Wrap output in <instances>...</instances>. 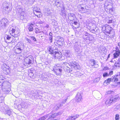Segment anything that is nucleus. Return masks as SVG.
Instances as JSON below:
<instances>
[{
	"label": "nucleus",
	"instance_id": "473e14b6",
	"mask_svg": "<svg viewBox=\"0 0 120 120\" xmlns=\"http://www.w3.org/2000/svg\"><path fill=\"white\" fill-rule=\"evenodd\" d=\"M3 91L6 93H8L11 90V89L9 87L8 88H4V89H2Z\"/></svg>",
	"mask_w": 120,
	"mask_h": 120
},
{
	"label": "nucleus",
	"instance_id": "58836bf2",
	"mask_svg": "<svg viewBox=\"0 0 120 120\" xmlns=\"http://www.w3.org/2000/svg\"><path fill=\"white\" fill-rule=\"evenodd\" d=\"M61 105L60 104H57L54 107V110H57L58 109L59 107L61 106Z\"/></svg>",
	"mask_w": 120,
	"mask_h": 120
},
{
	"label": "nucleus",
	"instance_id": "09e8293b",
	"mask_svg": "<svg viewBox=\"0 0 120 120\" xmlns=\"http://www.w3.org/2000/svg\"><path fill=\"white\" fill-rule=\"evenodd\" d=\"M34 13L35 16H37L38 17L40 18L41 16H42V15L41 14H39L38 15L37 14H35V12H34Z\"/></svg>",
	"mask_w": 120,
	"mask_h": 120
},
{
	"label": "nucleus",
	"instance_id": "49530a36",
	"mask_svg": "<svg viewBox=\"0 0 120 120\" xmlns=\"http://www.w3.org/2000/svg\"><path fill=\"white\" fill-rule=\"evenodd\" d=\"M103 76L104 77H105L109 76V75L107 72H105L103 73Z\"/></svg>",
	"mask_w": 120,
	"mask_h": 120
},
{
	"label": "nucleus",
	"instance_id": "13d9d810",
	"mask_svg": "<svg viewBox=\"0 0 120 120\" xmlns=\"http://www.w3.org/2000/svg\"><path fill=\"white\" fill-rule=\"evenodd\" d=\"M49 39L50 42H52V36H50L49 37Z\"/></svg>",
	"mask_w": 120,
	"mask_h": 120
},
{
	"label": "nucleus",
	"instance_id": "de8ad7c7",
	"mask_svg": "<svg viewBox=\"0 0 120 120\" xmlns=\"http://www.w3.org/2000/svg\"><path fill=\"white\" fill-rule=\"evenodd\" d=\"M76 74L77 75V76L79 77V76H81L82 75V74L81 73L79 72H77L76 73Z\"/></svg>",
	"mask_w": 120,
	"mask_h": 120
},
{
	"label": "nucleus",
	"instance_id": "f03ea898",
	"mask_svg": "<svg viewBox=\"0 0 120 120\" xmlns=\"http://www.w3.org/2000/svg\"><path fill=\"white\" fill-rule=\"evenodd\" d=\"M34 62V58L32 56H29L26 58L24 60L23 64L26 67L30 66Z\"/></svg>",
	"mask_w": 120,
	"mask_h": 120
},
{
	"label": "nucleus",
	"instance_id": "6e6d98bb",
	"mask_svg": "<svg viewBox=\"0 0 120 120\" xmlns=\"http://www.w3.org/2000/svg\"><path fill=\"white\" fill-rule=\"evenodd\" d=\"M35 12V14H37V13H38V14H41V12L37 10H34V12Z\"/></svg>",
	"mask_w": 120,
	"mask_h": 120
},
{
	"label": "nucleus",
	"instance_id": "8fccbe9b",
	"mask_svg": "<svg viewBox=\"0 0 120 120\" xmlns=\"http://www.w3.org/2000/svg\"><path fill=\"white\" fill-rule=\"evenodd\" d=\"M30 37L34 41H37L35 37L32 36H30Z\"/></svg>",
	"mask_w": 120,
	"mask_h": 120
},
{
	"label": "nucleus",
	"instance_id": "37998d69",
	"mask_svg": "<svg viewBox=\"0 0 120 120\" xmlns=\"http://www.w3.org/2000/svg\"><path fill=\"white\" fill-rule=\"evenodd\" d=\"M52 24L53 25L56 26L57 25V22L54 20H52Z\"/></svg>",
	"mask_w": 120,
	"mask_h": 120
},
{
	"label": "nucleus",
	"instance_id": "412c9836",
	"mask_svg": "<svg viewBox=\"0 0 120 120\" xmlns=\"http://www.w3.org/2000/svg\"><path fill=\"white\" fill-rule=\"evenodd\" d=\"M118 76V75H115L113 76L110 79V81L112 82H116L118 80V79L117 77Z\"/></svg>",
	"mask_w": 120,
	"mask_h": 120
},
{
	"label": "nucleus",
	"instance_id": "e2e57ef3",
	"mask_svg": "<svg viewBox=\"0 0 120 120\" xmlns=\"http://www.w3.org/2000/svg\"><path fill=\"white\" fill-rule=\"evenodd\" d=\"M44 37V36L41 35H40L39 36V38L41 39H43Z\"/></svg>",
	"mask_w": 120,
	"mask_h": 120
},
{
	"label": "nucleus",
	"instance_id": "bb28decb",
	"mask_svg": "<svg viewBox=\"0 0 120 120\" xmlns=\"http://www.w3.org/2000/svg\"><path fill=\"white\" fill-rule=\"evenodd\" d=\"M53 2H54V5H55L57 7H60V4L59 0H54Z\"/></svg>",
	"mask_w": 120,
	"mask_h": 120
},
{
	"label": "nucleus",
	"instance_id": "aec40b11",
	"mask_svg": "<svg viewBox=\"0 0 120 120\" xmlns=\"http://www.w3.org/2000/svg\"><path fill=\"white\" fill-rule=\"evenodd\" d=\"M90 64L92 66L96 65L97 63V61L94 59H91L90 60Z\"/></svg>",
	"mask_w": 120,
	"mask_h": 120
},
{
	"label": "nucleus",
	"instance_id": "680f3d73",
	"mask_svg": "<svg viewBox=\"0 0 120 120\" xmlns=\"http://www.w3.org/2000/svg\"><path fill=\"white\" fill-rule=\"evenodd\" d=\"M109 69L106 66H105L104 67L103 69V70H108Z\"/></svg>",
	"mask_w": 120,
	"mask_h": 120
},
{
	"label": "nucleus",
	"instance_id": "a19ab883",
	"mask_svg": "<svg viewBox=\"0 0 120 120\" xmlns=\"http://www.w3.org/2000/svg\"><path fill=\"white\" fill-rule=\"evenodd\" d=\"M12 38H13L11 37H10L8 35H7V40L8 41L10 40V42H8V43H10L11 42V41L12 42Z\"/></svg>",
	"mask_w": 120,
	"mask_h": 120
},
{
	"label": "nucleus",
	"instance_id": "a18cd8bd",
	"mask_svg": "<svg viewBox=\"0 0 120 120\" xmlns=\"http://www.w3.org/2000/svg\"><path fill=\"white\" fill-rule=\"evenodd\" d=\"M100 78L99 77H98L95 79L94 81V82H98L99 81Z\"/></svg>",
	"mask_w": 120,
	"mask_h": 120
},
{
	"label": "nucleus",
	"instance_id": "0eeeda50",
	"mask_svg": "<svg viewBox=\"0 0 120 120\" xmlns=\"http://www.w3.org/2000/svg\"><path fill=\"white\" fill-rule=\"evenodd\" d=\"M70 66H71V68H74L75 69H79L80 68L79 66L77 63L75 61H70L69 62Z\"/></svg>",
	"mask_w": 120,
	"mask_h": 120
},
{
	"label": "nucleus",
	"instance_id": "9b49d317",
	"mask_svg": "<svg viewBox=\"0 0 120 120\" xmlns=\"http://www.w3.org/2000/svg\"><path fill=\"white\" fill-rule=\"evenodd\" d=\"M18 11L20 15V19L22 20L24 19V12L22 11V9L20 8L18 9Z\"/></svg>",
	"mask_w": 120,
	"mask_h": 120
},
{
	"label": "nucleus",
	"instance_id": "f704fd0d",
	"mask_svg": "<svg viewBox=\"0 0 120 120\" xmlns=\"http://www.w3.org/2000/svg\"><path fill=\"white\" fill-rule=\"evenodd\" d=\"M51 13L52 12H51L50 9H48L45 13L46 15L48 16L50 15Z\"/></svg>",
	"mask_w": 120,
	"mask_h": 120
},
{
	"label": "nucleus",
	"instance_id": "79ce46f5",
	"mask_svg": "<svg viewBox=\"0 0 120 120\" xmlns=\"http://www.w3.org/2000/svg\"><path fill=\"white\" fill-rule=\"evenodd\" d=\"M49 115L48 114L45 116H43L40 118L38 120H44L49 116Z\"/></svg>",
	"mask_w": 120,
	"mask_h": 120
},
{
	"label": "nucleus",
	"instance_id": "69168bd1",
	"mask_svg": "<svg viewBox=\"0 0 120 120\" xmlns=\"http://www.w3.org/2000/svg\"><path fill=\"white\" fill-rule=\"evenodd\" d=\"M112 22V20H109V21L108 22V23H110Z\"/></svg>",
	"mask_w": 120,
	"mask_h": 120
},
{
	"label": "nucleus",
	"instance_id": "0e129e2a",
	"mask_svg": "<svg viewBox=\"0 0 120 120\" xmlns=\"http://www.w3.org/2000/svg\"><path fill=\"white\" fill-rule=\"evenodd\" d=\"M117 62H118V63H119L120 64V58H118L117 60Z\"/></svg>",
	"mask_w": 120,
	"mask_h": 120
},
{
	"label": "nucleus",
	"instance_id": "2eb2a0df",
	"mask_svg": "<svg viewBox=\"0 0 120 120\" xmlns=\"http://www.w3.org/2000/svg\"><path fill=\"white\" fill-rule=\"evenodd\" d=\"M3 112L5 114H7L9 116H10L11 115L12 112L11 109L9 108L5 109Z\"/></svg>",
	"mask_w": 120,
	"mask_h": 120
},
{
	"label": "nucleus",
	"instance_id": "a211bd4d",
	"mask_svg": "<svg viewBox=\"0 0 120 120\" xmlns=\"http://www.w3.org/2000/svg\"><path fill=\"white\" fill-rule=\"evenodd\" d=\"M23 49L20 48H17L15 47L14 52L16 54H18L21 53Z\"/></svg>",
	"mask_w": 120,
	"mask_h": 120
},
{
	"label": "nucleus",
	"instance_id": "9d476101",
	"mask_svg": "<svg viewBox=\"0 0 120 120\" xmlns=\"http://www.w3.org/2000/svg\"><path fill=\"white\" fill-rule=\"evenodd\" d=\"M58 39L57 43L60 46L63 45L64 43L63 38L60 37H58Z\"/></svg>",
	"mask_w": 120,
	"mask_h": 120
},
{
	"label": "nucleus",
	"instance_id": "bf43d9fd",
	"mask_svg": "<svg viewBox=\"0 0 120 120\" xmlns=\"http://www.w3.org/2000/svg\"><path fill=\"white\" fill-rule=\"evenodd\" d=\"M113 71H110L109 72V74H108V75H109H109L111 76V75H112L113 74Z\"/></svg>",
	"mask_w": 120,
	"mask_h": 120
},
{
	"label": "nucleus",
	"instance_id": "423d86ee",
	"mask_svg": "<svg viewBox=\"0 0 120 120\" xmlns=\"http://www.w3.org/2000/svg\"><path fill=\"white\" fill-rule=\"evenodd\" d=\"M8 21L6 18H3L0 21V26L3 28H5L8 24Z\"/></svg>",
	"mask_w": 120,
	"mask_h": 120
},
{
	"label": "nucleus",
	"instance_id": "603ef678",
	"mask_svg": "<svg viewBox=\"0 0 120 120\" xmlns=\"http://www.w3.org/2000/svg\"><path fill=\"white\" fill-rule=\"evenodd\" d=\"M120 63H118V62H117V63L116 62L115 64L114 65L116 67H120Z\"/></svg>",
	"mask_w": 120,
	"mask_h": 120
},
{
	"label": "nucleus",
	"instance_id": "c756f323",
	"mask_svg": "<svg viewBox=\"0 0 120 120\" xmlns=\"http://www.w3.org/2000/svg\"><path fill=\"white\" fill-rule=\"evenodd\" d=\"M79 27V24L77 22H75L74 25H72V27L73 28L74 27L75 28H77Z\"/></svg>",
	"mask_w": 120,
	"mask_h": 120
},
{
	"label": "nucleus",
	"instance_id": "b1692460",
	"mask_svg": "<svg viewBox=\"0 0 120 120\" xmlns=\"http://www.w3.org/2000/svg\"><path fill=\"white\" fill-rule=\"evenodd\" d=\"M105 27V31L108 34L110 33L112 30L111 28L109 26H106Z\"/></svg>",
	"mask_w": 120,
	"mask_h": 120
},
{
	"label": "nucleus",
	"instance_id": "72a5a7b5",
	"mask_svg": "<svg viewBox=\"0 0 120 120\" xmlns=\"http://www.w3.org/2000/svg\"><path fill=\"white\" fill-rule=\"evenodd\" d=\"M3 73L5 75H7L10 73V71L9 70V68L8 69H7L6 70H3Z\"/></svg>",
	"mask_w": 120,
	"mask_h": 120
},
{
	"label": "nucleus",
	"instance_id": "c03bdc74",
	"mask_svg": "<svg viewBox=\"0 0 120 120\" xmlns=\"http://www.w3.org/2000/svg\"><path fill=\"white\" fill-rule=\"evenodd\" d=\"M115 120H119L120 117L119 115L118 114H116L115 116Z\"/></svg>",
	"mask_w": 120,
	"mask_h": 120
},
{
	"label": "nucleus",
	"instance_id": "4d7b16f0",
	"mask_svg": "<svg viewBox=\"0 0 120 120\" xmlns=\"http://www.w3.org/2000/svg\"><path fill=\"white\" fill-rule=\"evenodd\" d=\"M115 108L117 109H120V103L118 105L116 106Z\"/></svg>",
	"mask_w": 120,
	"mask_h": 120
},
{
	"label": "nucleus",
	"instance_id": "338daca9",
	"mask_svg": "<svg viewBox=\"0 0 120 120\" xmlns=\"http://www.w3.org/2000/svg\"><path fill=\"white\" fill-rule=\"evenodd\" d=\"M52 33L50 32L49 33V36H52Z\"/></svg>",
	"mask_w": 120,
	"mask_h": 120
},
{
	"label": "nucleus",
	"instance_id": "4be33fe9",
	"mask_svg": "<svg viewBox=\"0 0 120 120\" xmlns=\"http://www.w3.org/2000/svg\"><path fill=\"white\" fill-rule=\"evenodd\" d=\"M53 70L57 75L59 74L62 71V69L59 68H58V69H54V68H53Z\"/></svg>",
	"mask_w": 120,
	"mask_h": 120
},
{
	"label": "nucleus",
	"instance_id": "2f4dec72",
	"mask_svg": "<svg viewBox=\"0 0 120 120\" xmlns=\"http://www.w3.org/2000/svg\"><path fill=\"white\" fill-rule=\"evenodd\" d=\"M10 8L9 7V6L5 8L4 9H2L3 11H5V13H8L10 10Z\"/></svg>",
	"mask_w": 120,
	"mask_h": 120
},
{
	"label": "nucleus",
	"instance_id": "774afa93",
	"mask_svg": "<svg viewBox=\"0 0 120 120\" xmlns=\"http://www.w3.org/2000/svg\"><path fill=\"white\" fill-rule=\"evenodd\" d=\"M71 22L72 23V24H74V23H75V21H73V20L71 21Z\"/></svg>",
	"mask_w": 120,
	"mask_h": 120
},
{
	"label": "nucleus",
	"instance_id": "c85d7f7f",
	"mask_svg": "<svg viewBox=\"0 0 120 120\" xmlns=\"http://www.w3.org/2000/svg\"><path fill=\"white\" fill-rule=\"evenodd\" d=\"M69 50H66L64 52V55L67 57H70L71 55V53Z\"/></svg>",
	"mask_w": 120,
	"mask_h": 120
},
{
	"label": "nucleus",
	"instance_id": "f3484780",
	"mask_svg": "<svg viewBox=\"0 0 120 120\" xmlns=\"http://www.w3.org/2000/svg\"><path fill=\"white\" fill-rule=\"evenodd\" d=\"M79 115L77 114H75L69 117L66 120H75L78 118Z\"/></svg>",
	"mask_w": 120,
	"mask_h": 120
},
{
	"label": "nucleus",
	"instance_id": "ddd939ff",
	"mask_svg": "<svg viewBox=\"0 0 120 120\" xmlns=\"http://www.w3.org/2000/svg\"><path fill=\"white\" fill-rule=\"evenodd\" d=\"M74 48L75 51L77 52L80 51L81 47L80 45L78 44L77 43H76L74 45Z\"/></svg>",
	"mask_w": 120,
	"mask_h": 120
},
{
	"label": "nucleus",
	"instance_id": "393cba45",
	"mask_svg": "<svg viewBox=\"0 0 120 120\" xmlns=\"http://www.w3.org/2000/svg\"><path fill=\"white\" fill-rule=\"evenodd\" d=\"M47 77L46 74L43 73L41 75L40 78L42 80L45 81L47 80Z\"/></svg>",
	"mask_w": 120,
	"mask_h": 120
},
{
	"label": "nucleus",
	"instance_id": "5fc2aeb1",
	"mask_svg": "<svg viewBox=\"0 0 120 120\" xmlns=\"http://www.w3.org/2000/svg\"><path fill=\"white\" fill-rule=\"evenodd\" d=\"M55 66H56L57 67H58V68H61L62 69V67H61V65L60 64H57Z\"/></svg>",
	"mask_w": 120,
	"mask_h": 120
},
{
	"label": "nucleus",
	"instance_id": "39448f33",
	"mask_svg": "<svg viewBox=\"0 0 120 120\" xmlns=\"http://www.w3.org/2000/svg\"><path fill=\"white\" fill-rule=\"evenodd\" d=\"M9 32L10 34H12V36L15 37H17L20 35L19 31L15 30L13 27H11L9 29Z\"/></svg>",
	"mask_w": 120,
	"mask_h": 120
},
{
	"label": "nucleus",
	"instance_id": "e433bc0d",
	"mask_svg": "<svg viewBox=\"0 0 120 120\" xmlns=\"http://www.w3.org/2000/svg\"><path fill=\"white\" fill-rule=\"evenodd\" d=\"M8 6V4L6 2H4L3 4L2 8V9H4L5 8L7 7Z\"/></svg>",
	"mask_w": 120,
	"mask_h": 120
},
{
	"label": "nucleus",
	"instance_id": "c9c22d12",
	"mask_svg": "<svg viewBox=\"0 0 120 120\" xmlns=\"http://www.w3.org/2000/svg\"><path fill=\"white\" fill-rule=\"evenodd\" d=\"M109 34V36L110 38H113L115 36V33L113 31H111L110 33Z\"/></svg>",
	"mask_w": 120,
	"mask_h": 120
},
{
	"label": "nucleus",
	"instance_id": "4c0bfd02",
	"mask_svg": "<svg viewBox=\"0 0 120 120\" xmlns=\"http://www.w3.org/2000/svg\"><path fill=\"white\" fill-rule=\"evenodd\" d=\"M58 113H55L51 115L50 116H49V118H55L56 116H57L58 115Z\"/></svg>",
	"mask_w": 120,
	"mask_h": 120
},
{
	"label": "nucleus",
	"instance_id": "864d4df0",
	"mask_svg": "<svg viewBox=\"0 0 120 120\" xmlns=\"http://www.w3.org/2000/svg\"><path fill=\"white\" fill-rule=\"evenodd\" d=\"M90 30L91 32L93 33H95L96 32V31L94 29L91 28H90Z\"/></svg>",
	"mask_w": 120,
	"mask_h": 120
},
{
	"label": "nucleus",
	"instance_id": "4468645a",
	"mask_svg": "<svg viewBox=\"0 0 120 120\" xmlns=\"http://www.w3.org/2000/svg\"><path fill=\"white\" fill-rule=\"evenodd\" d=\"M62 9L61 10V13L60 14L64 19H65L66 17V12L64 9V7L63 8L62 7Z\"/></svg>",
	"mask_w": 120,
	"mask_h": 120
},
{
	"label": "nucleus",
	"instance_id": "dca6fc26",
	"mask_svg": "<svg viewBox=\"0 0 120 120\" xmlns=\"http://www.w3.org/2000/svg\"><path fill=\"white\" fill-rule=\"evenodd\" d=\"M68 19L70 21L73 20L75 17V15L73 13H68L67 16Z\"/></svg>",
	"mask_w": 120,
	"mask_h": 120
},
{
	"label": "nucleus",
	"instance_id": "3c124183",
	"mask_svg": "<svg viewBox=\"0 0 120 120\" xmlns=\"http://www.w3.org/2000/svg\"><path fill=\"white\" fill-rule=\"evenodd\" d=\"M26 40L27 41V43L31 44L32 43L31 41L29 39L26 38Z\"/></svg>",
	"mask_w": 120,
	"mask_h": 120
},
{
	"label": "nucleus",
	"instance_id": "20e7f679",
	"mask_svg": "<svg viewBox=\"0 0 120 120\" xmlns=\"http://www.w3.org/2000/svg\"><path fill=\"white\" fill-rule=\"evenodd\" d=\"M119 99L118 95H115L108 98L105 102V104L109 105H110L111 104L115 102Z\"/></svg>",
	"mask_w": 120,
	"mask_h": 120
},
{
	"label": "nucleus",
	"instance_id": "5701e85b",
	"mask_svg": "<svg viewBox=\"0 0 120 120\" xmlns=\"http://www.w3.org/2000/svg\"><path fill=\"white\" fill-rule=\"evenodd\" d=\"M15 47L17 48H20L23 49L24 47V45L23 44L20 42H19L18 43Z\"/></svg>",
	"mask_w": 120,
	"mask_h": 120
},
{
	"label": "nucleus",
	"instance_id": "1a4fd4ad",
	"mask_svg": "<svg viewBox=\"0 0 120 120\" xmlns=\"http://www.w3.org/2000/svg\"><path fill=\"white\" fill-rule=\"evenodd\" d=\"M53 55L55 59H59L60 60H64V57L61 56L60 54L57 52H55Z\"/></svg>",
	"mask_w": 120,
	"mask_h": 120
},
{
	"label": "nucleus",
	"instance_id": "f8f14e48",
	"mask_svg": "<svg viewBox=\"0 0 120 120\" xmlns=\"http://www.w3.org/2000/svg\"><path fill=\"white\" fill-rule=\"evenodd\" d=\"M76 101L77 102H80L82 101V96L81 94L78 93L76 97Z\"/></svg>",
	"mask_w": 120,
	"mask_h": 120
},
{
	"label": "nucleus",
	"instance_id": "ea45409f",
	"mask_svg": "<svg viewBox=\"0 0 120 120\" xmlns=\"http://www.w3.org/2000/svg\"><path fill=\"white\" fill-rule=\"evenodd\" d=\"M110 81V78H108L104 82V84L105 85H106V84H109V82Z\"/></svg>",
	"mask_w": 120,
	"mask_h": 120
},
{
	"label": "nucleus",
	"instance_id": "7ed1b4c3",
	"mask_svg": "<svg viewBox=\"0 0 120 120\" xmlns=\"http://www.w3.org/2000/svg\"><path fill=\"white\" fill-rule=\"evenodd\" d=\"M83 35V39L88 44L90 43L94 40V37L86 32H84Z\"/></svg>",
	"mask_w": 120,
	"mask_h": 120
},
{
	"label": "nucleus",
	"instance_id": "a878e982",
	"mask_svg": "<svg viewBox=\"0 0 120 120\" xmlns=\"http://www.w3.org/2000/svg\"><path fill=\"white\" fill-rule=\"evenodd\" d=\"M120 54V52L119 49H117L116 51L114 54V58H116Z\"/></svg>",
	"mask_w": 120,
	"mask_h": 120
},
{
	"label": "nucleus",
	"instance_id": "f257e3e1",
	"mask_svg": "<svg viewBox=\"0 0 120 120\" xmlns=\"http://www.w3.org/2000/svg\"><path fill=\"white\" fill-rule=\"evenodd\" d=\"M105 11L108 13H112L113 11L112 4L111 0H106L104 3Z\"/></svg>",
	"mask_w": 120,
	"mask_h": 120
},
{
	"label": "nucleus",
	"instance_id": "052dcab7",
	"mask_svg": "<svg viewBox=\"0 0 120 120\" xmlns=\"http://www.w3.org/2000/svg\"><path fill=\"white\" fill-rule=\"evenodd\" d=\"M114 93V92L113 91L112 92L111 91H109L107 92V93L108 94H110L111 93L113 94Z\"/></svg>",
	"mask_w": 120,
	"mask_h": 120
},
{
	"label": "nucleus",
	"instance_id": "6e6552de",
	"mask_svg": "<svg viewBox=\"0 0 120 120\" xmlns=\"http://www.w3.org/2000/svg\"><path fill=\"white\" fill-rule=\"evenodd\" d=\"M79 8V11L82 13H86L87 12V10L86 9L85 6L83 4L81 5Z\"/></svg>",
	"mask_w": 120,
	"mask_h": 120
},
{
	"label": "nucleus",
	"instance_id": "6ab92c4d",
	"mask_svg": "<svg viewBox=\"0 0 120 120\" xmlns=\"http://www.w3.org/2000/svg\"><path fill=\"white\" fill-rule=\"evenodd\" d=\"M35 24V23L34 22H32L31 23L29 24L28 29L29 31H33V27L34 26Z\"/></svg>",
	"mask_w": 120,
	"mask_h": 120
},
{
	"label": "nucleus",
	"instance_id": "cd10ccee",
	"mask_svg": "<svg viewBox=\"0 0 120 120\" xmlns=\"http://www.w3.org/2000/svg\"><path fill=\"white\" fill-rule=\"evenodd\" d=\"M48 49L50 52V53L51 54H54L55 52H56L55 50H53L51 47H49L48 48Z\"/></svg>",
	"mask_w": 120,
	"mask_h": 120
},
{
	"label": "nucleus",
	"instance_id": "7c9ffc66",
	"mask_svg": "<svg viewBox=\"0 0 120 120\" xmlns=\"http://www.w3.org/2000/svg\"><path fill=\"white\" fill-rule=\"evenodd\" d=\"M2 68L3 70H6L7 69H8L9 68V67L6 64L4 63L2 66Z\"/></svg>",
	"mask_w": 120,
	"mask_h": 120
}]
</instances>
